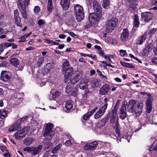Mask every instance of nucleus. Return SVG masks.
<instances>
[{
  "label": "nucleus",
  "instance_id": "nucleus-27",
  "mask_svg": "<svg viewBox=\"0 0 157 157\" xmlns=\"http://www.w3.org/2000/svg\"><path fill=\"white\" fill-rule=\"evenodd\" d=\"M133 24L134 26L135 27L137 28L139 26L140 23L139 20V17L136 15H135L134 16Z\"/></svg>",
  "mask_w": 157,
  "mask_h": 157
},
{
  "label": "nucleus",
  "instance_id": "nucleus-57",
  "mask_svg": "<svg viewBox=\"0 0 157 157\" xmlns=\"http://www.w3.org/2000/svg\"><path fill=\"white\" fill-rule=\"evenodd\" d=\"M116 135L115 136L117 137V136L119 137H120L121 135V134L120 132V131L118 128H116Z\"/></svg>",
  "mask_w": 157,
  "mask_h": 157
},
{
  "label": "nucleus",
  "instance_id": "nucleus-2",
  "mask_svg": "<svg viewBox=\"0 0 157 157\" xmlns=\"http://www.w3.org/2000/svg\"><path fill=\"white\" fill-rule=\"evenodd\" d=\"M24 2L19 1L17 2V7L21 12L22 17L25 20L28 19L27 13L26 8L29 4L30 0H24Z\"/></svg>",
  "mask_w": 157,
  "mask_h": 157
},
{
  "label": "nucleus",
  "instance_id": "nucleus-42",
  "mask_svg": "<svg viewBox=\"0 0 157 157\" xmlns=\"http://www.w3.org/2000/svg\"><path fill=\"white\" fill-rule=\"evenodd\" d=\"M151 4L152 5L155 6L151 9V10H157V0H153L152 1Z\"/></svg>",
  "mask_w": 157,
  "mask_h": 157
},
{
  "label": "nucleus",
  "instance_id": "nucleus-49",
  "mask_svg": "<svg viewBox=\"0 0 157 157\" xmlns=\"http://www.w3.org/2000/svg\"><path fill=\"white\" fill-rule=\"evenodd\" d=\"M45 22V21H44L42 19H40L38 20V25L40 26L41 25H43L44 24Z\"/></svg>",
  "mask_w": 157,
  "mask_h": 157
},
{
  "label": "nucleus",
  "instance_id": "nucleus-58",
  "mask_svg": "<svg viewBox=\"0 0 157 157\" xmlns=\"http://www.w3.org/2000/svg\"><path fill=\"white\" fill-rule=\"evenodd\" d=\"M25 38H26L25 36H24V35L23 36L20 37L19 39L20 40L19 41V42H22L25 41Z\"/></svg>",
  "mask_w": 157,
  "mask_h": 157
},
{
  "label": "nucleus",
  "instance_id": "nucleus-38",
  "mask_svg": "<svg viewBox=\"0 0 157 157\" xmlns=\"http://www.w3.org/2000/svg\"><path fill=\"white\" fill-rule=\"evenodd\" d=\"M92 113L90 112H87L84 115L83 117V119L85 120H87L92 115Z\"/></svg>",
  "mask_w": 157,
  "mask_h": 157
},
{
  "label": "nucleus",
  "instance_id": "nucleus-14",
  "mask_svg": "<svg viewBox=\"0 0 157 157\" xmlns=\"http://www.w3.org/2000/svg\"><path fill=\"white\" fill-rule=\"evenodd\" d=\"M14 14V18L15 23L18 26H21V20L19 16V13L17 10H14L13 11Z\"/></svg>",
  "mask_w": 157,
  "mask_h": 157
},
{
  "label": "nucleus",
  "instance_id": "nucleus-39",
  "mask_svg": "<svg viewBox=\"0 0 157 157\" xmlns=\"http://www.w3.org/2000/svg\"><path fill=\"white\" fill-rule=\"evenodd\" d=\"M61 147V144H59L58 145H57L56 147H55L52 150V153H55L57 152V151L59 150L60 148Z\"/></svg>",
  "mask_w": 157,
  "mask_h": 157
},
{
  "label": "nucleus",
  "instance_id": "nucleus-23",
  "mask_svg": "<svg viewBox=\"0 0 157 157\" xmlns=\"http://www.w3.org/2000/svg\"><path fill=\"white\" fill-rule=\"evenodd\" d=\"M152 101H146L147 111V113H151L152 109Z\"/></svg>",
  "mask_w": 157,
  "mask_h": 157
},
{
  "label": "nucleus",
  "instance_id": "nucleus-6",
  "mask_svg": "<svg viewBox=\"0 0 157 157\" xmlns=\"http://www.w3.org/2000/svg\"><path fill=\"white\" fill-rule=\"evenodd\" d=\"M29 127L27 126L17 132L14 135L15 138L17 140H21L25 138L29 131Z\"/></svg>",
  "mask_w": 157,
  "mask_h": 157
},
{
  "label": "nucleus",
  "instance_id": "nucleus-4",
  "mask_svg": "<svg viewBox=\"0 0 157 157\" xmlns=\"http://www.w3.org/2000/svg\"><path fill=\"white\" fill-rule=\"evenodd\" d=\"M74 10L75 17L78 21H82L84 17V14L83 8L78 4L74 6Z\"/></svg>",
  "mask_w": 157,
  "mask_h": 157
},
{
  "label": "nucleus",
  "instance_id": "nucleus-8",
  "mask_svg": "<svg viewBox=\"0 0 157 157\" xmlns=\"http://www.w3.org/2000/svg\"><path fill=\"white\" fill-rule=\"evenodd\" d=\"M63 74L64 75L65 82H67L69 80L70 76L73 71V68L71 67H68L67 69H62Z\"/></svg>",
  "mask_w": 157,
  "mask_h": 157
},
{
  "label": "nucleus",
  "instance_id": "nucleus-48",
  "mask_svg": "<svg viewBox=\"0 0 157 157\" xmlns=\"http://www.w3.org/2000/svg\"><path fill=\"white\" fill-rule=\"evenodd\" d=\"M54 67V63H48L46 64V67L48 68V69H51L53 68Z\"/></svg>",
  "mask_w": 157,
  "mask_h": 157
},
{
  "label": "nucleus",
  "instance_id": "nucleus-30",
  "mask_svg": "<svg viewBox=\"0 0 157 157\" xmlns=\"http://www.w3.org/2000/svg\"><path fill=\"white\" fill-rule=\"evenodd\" d=\"M120 63L124 67L132 68H133L135 67V66L133 65L130 63L121 61L120 62Z\"/></svg>",
  "mask_w": 157,
  "mask_h": 157
},
{
  "label": "nucleus",
  "instance_id": "nucleus-13",
  "mask_svg": "<svg viewBox=\"0 0 157 157\" xmlns=\"http://www.w3.org/2000/svg\"><path fill=\"white\" fill-rule=\"evenodd\" d=\"M98 144L96 141H94L89 143H87L84 147L85 150L90 151L95 149L97 147Z\"/></svg>",
  "mask_w": 157,
  "mask_h": 157
},
{
  "label": "nucleus",
  "instance_id": "nucleus-56",
  "mask_svg": "<svg viewBox=\"0 0 157 157\" xmlns=\"http://www.w3.org/2000/svg\"><path fill=\"white\" fill-rule=\"evenodd\" d=\"M87 56L92 58L94 60H96V56L93 54H87L86 55Z\"/></svg>",
  "mask_w": 157,
  "mask_h": 157
},
{
  "label": "nucleus",
  "instance_id": "nucleus-15",
  "mask_svg": "<svg viewBox=\"0 0 157 157\" xmlns=\"http://www.w3.org/2000/svg\"><path fill=\"white\" fill-rule=\"evenodd\" d=\"M92 2L94 11L98 13H101V8L98 2L96 0H94Z\"/></svg>",
  "mask_w": 157,
  "mask_h": 157
},
{
  "label": "nucleus",
  "instance_id": "nucleus-29",
  "mask_svg": "<svg viewBox=\"0 0 157 157\" xmlns=\"http://www.w3.org/2000/svg\"><path fill=\"white\" fill-rule=\"evenodd\" d=\"M72 83H68L66 87L65 91L67 93H69L72 90V88L73 87V84H72Z\"/></svg>",
  "mask_w": 157,
  "mask_h": 157
},
{
  "label": "nucleus",
  "instance_id": "nucleus-3",
  "mask_svg": "<svg viewBox=\"0 0 157 157\" xmlns=\"http://www.w3.org/2000/svg\"><path fill=\"white\" fill-rule=\"evenodd\" d=\"M118 22V18L115 17L107 20L106 21L105 32L107 33L111 32L116 27Z\"/></svg>",
  "mask_w": 157,
  "mask_h": 157
},
{
  "label": "nucleus",
  "instance_id": "nucleus-31",
  "mask_svg": "<svg viewBox=\"0 0 157 157\" xmlns=\"http://www.w3.org/2000/svg\"><path fill=\"white\" fill-rule=\"evenodd\" d=\"M28 119V116H26L24 117L21 118H20L18 119L17 121V123H19L20 124H21L24 122H26L27 121Z\"/></svg>",
  "mask_w": 157,
  "mask_h": 157
},
{
  "label": "nucleus",
  "instance_id": "nucleus-41",
  "mask_svg": "<svg viewBox=\"0 0 157 157\" xmlns=\"http://www.w3.org/2000/svg\"><path fill=\"white\" fill-rule=\"evenodd\" d=\"M117 114L115 115L114 114V112L112 111V115L110 119V121L111 123H113L115 121V119L116 118Z\"/></svg>",
  "mask_w": 157,
  "mask_h": 157
},
{
  "label": "nucleus",
  "instance_id": "nucleus-43",
  "mask_svg": "<svg viewBox=\"0 0 157 157\" xmlns=\"http://www.w3.org/2000/svg\"><path fill=\"white\" fill-rule=\"evenodd\" d=\"M107 60L110 63H111L112 61L110 58L112 57V56L111 55H107L106 56H105L103 57Z\"/></svg>",
  "mask_w": 157,
  "mask_h": 157
},
{
  "label": "nucleus",
  "instance_id": "nucleus-18",
  "mask_svg": "<svg viewBox=\"0 0 157 157\" xmlns=\"http://www.w3.org/2000/svg\"><path fill=\"white\" fill-rule=\"evenodd\" d=\"M88 81L86 79V78L82 79L79 82V88L80 89L84 90L86 89L87 86Z\"/></svg>",
  "mask_w": 157,
  "mask_h": 157
},
{
  "label": "nucleus",
  "instance_id": "nucleus-25",
  "mask_svg": "<svg viewBox=\"0 0 157 157\" xmlns=\"http://www.w3.org/2000/svg\"><path fill=\"white\" fill-rule=\"evenodd\" d=\"M34 141V140L33 138L29 137L25 139L24 143L26 145H29Z\"/></svg>",
  "mask_w": 157,
  "mask_h": 157
},
{
  "label": "nucleus",
  "instance_id": "nucleus-11",
  "mask_svg": "<svg viewBox=\"0 0 157 157\" xmlns=\"http://www.w3.org/2000/svg\"><path fill=\"white\" fill-rule=\"evenodd\" d=\"M11 73L10 72L2 71L1 73V79L5 82H7L11 78Z\"/></svg>",
  "mask_w": 157,
  "mask_h": 157
},
{
  "label": "nucleus",
  "instance_id": "nucleus-28",
  "mask_svg": "<svg viewBox=\"0 0 157 157\" xmlns=\"http://www.w3.org/2000/svg\"><path fill=\"white\" fill-rule=\"evenodd\" d=\"M73 107V103L71 101H68L66 102L65 107L67 111H69Z\"/></svg>",
  "mask_w": 157,
  "mask_h": 157
},
{
  "label": "nucleus",
  "instance_id": "nucleus-47",
  "mask_svg": "<svg viewBox=\"0 0 157 157\" xmlns=\"http://www.w3.org/2000/svg\"><path fill=\"white\" fill-rule=\"evenodd\" d=\"M152 45L151 44H148L145 48V50L147 51V52H148L151 50L152 48L151 46Z\"/></svg>",
  "mask_w": 157,
  "mask_h": 157
},
{
  "label": "nucleus",
  "instance_id": "nucleus-63",
  "mask_svg": "<svg viewBox=\"0 0 157 157\" xmlns=\"http://www.w3.org/2000/svg\"><path fill=\"white\" fill-rule=\"evenodd\" d=\"M34 49H35V48H34V47H29L25 49V50L27 51H29L34 50Z\"/></svg>",
  "mask_w": 157,
  "mask_h": 157
},
{
  "label": "nucleus",
  "instance_id": "nucleus-59",
  "mask_svg": "<svg viewBox=\"0 0 157 157\" xmlns=\"http://www.w3.org/2000/svg\"><path fill=\"white\" fill-rule=\"evenodd\" d=\"M8 63L7 62L4 61L2 63L0 64V66L1 67H5L7 66V64H8Z\"/></svg>",
  "mask_w": 157,
  "mask_h": 157
},
{
  "label": "nucleus",
  "instance_id": "nucleus-46",
  "mask_svg": "<svg viewBox=\"0 0 157 157\" xmlns=\"http://www.w3.org/2000/svg\"><path fill=\"white\" fill-rule=\"evenodd\" d=\"M120 54L121 56H124L127 55L126 51L123 50H120L119 51Z\"/></svg>",
  "mask_w": 157,
  "mask_h": 157
},
{
  "label": "nucleus",
  "instance_id": "nucleus-24",
  "mask_svg": "<svg viewBox=\"0 0 157 157\" xmlns=\"http://www.w3.org/2000/svg\"><path fill=\"white\" fill-rule=\"evenodd\" d=\"M10 62L11 64L13 66L17 67L19 64V61L18 59L16 58H12L10 60Z\"/></svg>",
  "mask_w": 157,
  "mask_h": 157
},
{
  "label": "nucleus",
  "instance_id": "nucleus-22",
  "mask_svg": "<svg viewBox=\"0 0 157 157\" xmlns=\"http://www.w3.org/2000/svg\"><path fill=\"white\" fill-rule=\"evenodd\" d=\"M147 38L146 35H144L139 37L136 42L137 45L142 44L145 41Z\"/></svg>",
  "mask_w": 157,
  "mask_h": 157
},
{
  "label": "nucleus",
  "instance_id": "nucleus-53",
  "mask_svg": "<svg viewBox=\"0 0 157 157\" xmlns=\"http://www.w3.org/2000/svg\"><path fill=\"white\" fill-rule=\"evenodd\" d=\"M65 144L66 146H71L72 144V143L71 140L69 139V140H67L65 142Z\"/></svg>",
  "mask_w": 157,
  "mask_h": 157
},
{
  "label": "nucleus",
  "instance_id": "nucleus-33",
  "mask_svg": "<svg viewBox=\"0 0 157 157\" xmlns=\"http://www.w3.org/2000/svg\"><path fill=\"white\" fill-rule=\"evenodd\" d=\"M61 94V93L58 91H56L52 95V97L51 98V96L49 97L50 100H52V99L56 98L59 97Z\"/></svg>",
  "mask_w": 157,
  "mask_h": 157
},
{
  "label": "nucleus",
  "instance_id": "nucleus-9",
  "mask_svg": "<svg viewBox=\"0 0 157 157\" xmlns=\"http://www.w3.org/2000/svg\"><path fill=\"white\" fill-rule=\"evenodd\" d=\"M98 16L95 13H90L89 15V20L90 23H94L95 22L98 21L101 17V13H98Z\"/></svg>",
  "mask_w": 157,
  "mask_h": 157
},
{
  "label": "nucleus",
  "instance_id": "nucleus-55",
  "mask_svg": "<svg viewBox=\"0 0 157 157\" xmlns=\"http://www.w3.org/2000/svg\"><path fill=\"white\" fill-rule=\"evenodd\" d=\"M151 61L154 64H157V57L152 59Z\"/></svg>",
  "mask_w": 157,
  "mask_h": 157
},
{
  "label": "nucleus",
  "instance_id": "nucleus-32",
  "mask_svg": "<svg viewBox=\"0 0 157 157\" xmlns=\"http://www.w3.org/2000/svg\"><path fill=\"white\" fill-rule=\"evenodd\" d=\"M8 111L3 110L0 109V118L1 119L4 118L7 115Z\"/></svg>",
  "mask_w": 157,
  "mask_h": 157
},
{
  "label": "nucleus",
  "instance_id": "nucleus-44",
  "mask_svg": "<svg viewBox=\"0 0 157 157\" xmlns=\"http://www.w3.org/2000/svg\"><path fill=\"white\" fill-rule=\"evenodd\" d=\"M63 69H67V67L69 66V62L68 61L66 60L63 63Z\"/></svg>",
  "mask_w": 157,
  "mask_h": 157
},
{
  "label": "nucleus",
  "instance_id": "nucleus-36",
  "mask_svg": "<svg viewBox=\"0 0 157 157\" xmlns=\"http://www.w3.org/2000/svg\"><path fill=\"white\" fill-rule=\"evenodd\" d=\"M109 5V1L108 0H103L102 6L105 9L108 8Z\"/></svg>",
  "mask_w": 157,
  "mask_h": 157
},
{
  "label": "nucleus",
  "instance_id": "nucleus-60",
  "mask_svg": "<svg viewBox=\"0 0 157 157\" xmlns=\"http://www.w3.org/2000/svg\"><path fill=\"white\" fill-rule=\"evenodd\" d=\"M12 46V48L13 49H15L17 48V46L14 43H10V46Z\"/></svg>",
  "mask_w": 157,
  "mask_h": 157
},
{
  "label": "nucleus",
  "instance_id": "nucleus-64",
  "mask_svg": "<svg viewBox=\"0 0 157 157\" xmlns=\"http://www.w3.org/2000/svg\"><path fill=\"white\" fill-rule=\"evenodd\" d=\"M49 155V151H46L43 156V157H48Z\"/></svg>",
  "mask_w": 157,
  "mask_h": 157
},
{
  "label": "nucleus",
  "instance_id": "nucleus-17",
  "mask_svg": "<svg viewBox=\"0 0 157 157\" xmlns=\"http://www.w3.org/2000/svg\"><path fill=\"white\" fill-rule=\"evenodd\" d=\"M129 35L128 30V29H125L123 30L121 34L120 39L121 40L124 41L128 38Z\"/></svg>",
  "mask_w": 157,
  "mask_h": 157
},
{
  "label": "nucleus",
  "instance_id": "nucleus-54",
  "mask_svg": "<svg viewBox=\"0 0 157 157\" xmlns=\"http://www.w3.org/2000/svg\"><path fill=\"white\" fill-rule=\"evenodd\" d=\"M44 58H40L38 61V65H40L44 62Z\"/></svg>",
  "mask_w": 157,
  "mask_h": 157
},
{
  "label": "nucleus",
  "instance_id": "nucleus-37",
  "mask_svg": "<svg viewBox=\"0 0 157 157\" xmlns=\"http://www.w3.org/2000/svg\"><path fill=\"white\" fill-rule=\"evenodd\" d=\"M99 84L97 80H94L91 82V87L93 88L98 86Z\"/></svg>",
  "mask_w": 157,
  "mask_h": 157
},
{
  "label": "nucleus",
  "instance_id": "nucleus-12",
  "mask_svg": "<svg viewBox=\"0 0 157 157\" xmlns=\"http://www.w3.org/2000/svg\"><path fill=\"white\" fill-rule=\"evenodd\" d=\"M109 90V86L108 84L103 85L100 89L99 94L101 95H105L108 94Z\"/></svg>",
  "mask_w": 157,
  "mask_h": 157
},
{
  "label": "nucleus",
  "instance_id": "nucleus-26",
  "mask_svg": "<svg viewBox=\"0 0 157 157\" xmlns=\"http://www.w3.org/2000/svg\"><path fill=\"white\" fill-rule=\"evenodd\" d=\"M138 0H128V2L130 4V7L134 9L136 7V2Z\"/></svg>",
  "mask_w": 157,
  "mask_h": 157
},
{
  "label": "nucleus",
  "instance_id": "nucleus-19",
  "mask_svg": "<svg viewBox=\"0 0 157 157\" xmlns=\"http://www.w3.org/2000/svg\"><path fill=\"white\" fill-rule=\"evenodd\" d=\"M21 128V124L19 123H17V121L9 129V131L13 132Z\"/></svg>",
  "mask_w": 157,
  "mask_h": 157
},
{
  "label": "nucleus",
  "instance_id": "nucleus-1",
  "mask_svg": "<svg viewBox=\"0 0 157 157\" xmlns=\"http://www.w3.org/2000/svg\"><path fill=\"white\" fill-rule=\"evenodd\" d=\"M143 108V103L137 104L134 99L130 100L126 105H122L120 110L119 117L122 120H124L127 117V111L130 113H134L136 116H139L142 113Z\"/></svg>",
  "mask_w": 157,
  "mask_h": 157
},
{
  "label": "nucleus",
  "instance_id": "nucleus-61",
  "mask_svg": "<svg viewBox=\"0 0 157 157\" xmlns=\"http://www.w3.org/2000/svg\"><path fill=\"white\" fill-rule=\"evenodd\" d=\"M157 29L155 28H153L150 30L149 31L150 34H154L156 31Z\"/></svg>",
  "mask_w": 157,
  "mask_h": 157
},
{
  "label": "nucleus",
  "instance_id": "nucleus-21",
  "mask_svg": "<svg viewBox=\"0 0 157 157\" xmlns=\"http://www.w3.org/2000/svg\"><path fill=\"white\" fill-rule=\"evenodd\" d=\"M105 111L102 108H100L94 115V118L97 119L102 116L104 113Z\"/></svg>",
  "mask_w": 157,
  "mask_h": 157
},
{
  "label": "nucleus",
  "instance_id": "nucleus-40",
  "mask_svg": "<svg viewBox=\"0 0 157 157\" xmlns=\"http://www.w3.org/2000/svg\"><path fill=\"white\" fill-rule=\"evenodd\" d=\"M10 43L9 42H6L1 44L0 45L3 49L4 48H6L8 47H10Z\"/></svg>",
  "mask_w": 157,
  "mask_h": 157
},
{
  "label": "nucleus",
  "instance_id": "nucleus-50",
  "mask_svg": "<svg viewBox=\"0 0 157 157\" xmlns=\"http://www.w3.org/2000/svg\"><path fill=\"white\" fill-rule=\"evenodd\" d=\"M68 33L72 37L74 38H77L78 37V35L75 34L73 32H68Z\"/></svg>",
  "mask_w": 157,
  "mask_h": 157
},
{
  "label": "nucleus",
  "instance_id": "nucleus-16",
  "mask_svg": "<svg viewBox=\"0 0 157 157\" xmlns=\"http://www.w3.org/2000/svg\"><path fill=\"white\" fill-rule=\"evenodd\" d=\"M42 146L40 145L37 147H32L30 149V151L32 152V154L33 155H35L38 154L42 148Z\"/></svg>",
  "mask_w": 157,
  "mask_h": 157
},
{
  "label": "nucleus",
  "instance_id": "nucleus-5",
  "mask_svg": "<svg viewBox=\"0 0 157 157\" xmlns=\"http://www.w3.org/2000/svg\"><path fill=\"white\" fill-rule=\"evenodd\" d=\"M52 124L51 123L47 124L44 134V137L48 140H50L54 134V132L52 130Z\"/></svg>",
  "mask_w": 157,
  "mask_h": 157
},
{
  "label": "nucleus",
  "instance_id": "nucleus-10",
  "mask_svg": "<svg viewBox=\"0 0 157 157\" xmlns=\"http://www.w3.org/2000/svg\"><path fill=\"white\" fill-rule=\"evenodd\" d=\"M141 17L145 22H149L152 20L153 17V14L151 12H146L141 13Z\"/></svg>",
  "mask_w": 157,
  "mask_h": 157
},
{
  "label": "nucleus",
  "instance_id": "nucleus-45",
  "mask_svg": "<svg viewBox=\"0 0 157 157\" xmlns=\"http://www.w3.org/2000/svg\"><path fill=\"white\" fill-rule=\"evenodd\" d=\"M147 95L148 96L146 101H152L153 99V97L151 96V94L148 93H146Z\"/></svg>",
  "mask_w": 157,
  "mask_h": 157
},
{
  "label": "nucleus",
  "instance_id": "nucleus-34",
  "mask_svg": "<svg viewBox=\"0 0 157 157\" xmlns=\"http://www.w3.org/2000/svg\"><path fill=\"white\" fill-rule=\"evenodd\" d=\"M52 144L51 142H48L45 145L44 149L46 151H49L52 148Z\"/></svg>",
  "mask_w": 157,
  "mask_h": 157
},
{
  "label": "nucleus",
  "instance_id": "nucleus-51",
  "mask_svg": "<svg viewBox=\"0 0 157 157\" xmlns=\"http://www.w3.org/2000/svg\"><path fill=\"white\" fill-rule=\"evenodd\" d=\"M77 90L76 89L72 90L71 93V95L73 97H76L77 96Z\"/></svg>",
  "mask_w": 157,
  "mask_h": 157
},
{
  "label": "nucleus",
  "instance_id": "nucleus-62",
  "mask_svg": "<svg viewBox=\"0 0 157 157\" xmlns=\"http://www.w3.org/2000/svg\"><path fill=\"white\" fill-rule=\"evenodd\" d=\"M105 103L104 104V105L102 107H101V108H102V109H103L105 111V110L107 108L108 104L106 102H105Z\"/></svg>",
  "mask_w": 157,
  "mask_h": 157
},
{
  "label": "nucleus",
  "instance_id": "nucleus-52",
  "mask_svg": "<svg viewBox=\"0 0 157 157\" xmlns=\"http://www.w3.org/2000/svg\"><path fill=\"white\" fill-rule=\"evenodd\" d=\"M40 11V8L38 6H35L34 9V11L35 13H38Z\"/></svg>",
  "mask_w": 157,
  "mask_h": 157
},
{
  "label": "nucleus",
  "instance_id": "nucleus-7",
  "mask_svg": "<svg viewBox=\"0 0 157 157\" xmlns=\"http://www.w3.org/2000/svg\"><path fill=\"white\" fill-rule=\"evenodd\" d=\"M82 76V71L76 72L71 75L70 81L72 84H75L81 79Z\"/></svg>",
  "mask_w": 157,
  "mask_h": 157
},
{
  "label": "nucleus",
  "instance_id": "nucleus-20",
  "mask_svg": "<svg viewBox=\"0 0 157 157\" xmlns=\"http://www.w3.org/2000/svg\"><path fill=\"white\" fill-rule=\"evenodd\" d=\"M60 4L63 7V9L67 10L69 8V0H60Z\"/></svg>",
  "mask_w": 157,
  "mask_h": 157
},
{
  "label": "nucleus",
  "instance_id": "nucleus-35",
  "mask_svg": "<svg viewBox=\"0 0 157 157\" xmlns=\"http://www.w3.org/2000/svg\"><path fill=\"white\" fill-rule=\"evenodd\" d=\"M120 103V100L119 99H118L117 100V101L116 103V104H115V105L114 107V109L113 110V111L114 112V114L115 115L117 113V109L119 108Z\"/></svg>",
  "mask_w": 157,
  "mask_h": 157
}]
</instances>
